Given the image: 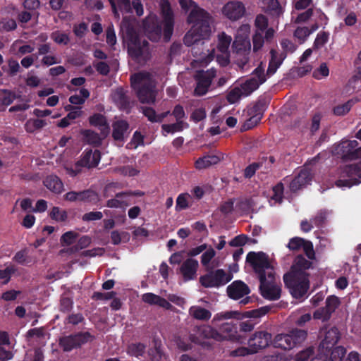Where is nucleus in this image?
Here are the masks:
<instances>
[{
    "mask_svg": "<svg viewBox=\"0 0 361 361\" xmlns=\"http://www.w3.org/2000/svg\"><path fill=\"white\" fill-rule=\"evenodd\" d=\"M246 262L252 268L259 281V290L266 300H277L281 297V288L276 281L274 266L265 252L251 251L246 256Z\"/></svg>",
    "mask_w": 361,
    "mask_h": 361,
    "instance_id": "f257e3e1",
    "label": "nucleus"
},
{
    "mask_svg": "<svg viewBox=\"0 0 361 361\" xmlns=\"http://www.w3.org/2000/svg\"><path fill=\"white\" fill-rule=\"evenodd\" d=\"M161 11L163 18L161 23L156 16L147 18L143 21L146 36L152 42L159 41L162 31L164 41L169 42L173 32L174 16L168 0H161Z\"/></svg>",
    "mask_w": 361,
    "mask_h": 361,
    "instance_id": "f03ea898",
    "label": "nucleus"
},
{
    "mask_svg": "<svg viewBox=\"0 0 361 361\" xmlns=\"http://www.w3.org/2000/svg\"><path fill=\"white\" fill-rule=\"evenodd\" d=\"M187 22L192 25L184 36L185 45L191 47L209 37L211 33L209 14L204 9L200 8L192 9L188 16Z\"/></svg>",
    "mask_w": 361,
    "mask_h": 361,
    "instance_id": "7ed1b4c3",
    "label": "nucleus"
},
{
    "mask_svg": "<svg viewBox=\"0 0 361 361\" xmlns=\"http://www.w3.org/2000/svg\"><path fill=\"white\" fill-rule=\"evenodd\" d=\"M132 87L136 91L139 101L142 104H153L155 102L156 94L154 90V85L150 80L147 72H139L130 76Z\"/></svg>",
    "mask_w": 361,
    "mask_h": 361,
    "instance_id": "20e7f679",
    "label": "nucleus"
},
{
    "mask_svg": "<svg viewBox=\"0 0 361 361\" xmlns=\"http://www.w3.org/2000/svg\"><path fill=\"white\" fill-rule=\"evenodd\" d=\"M307 336V331L295 328L287 334H277L273 339L272 345L274 348L291 350L300 345Z\"/></svg>",
    "mask_w": 361,
    "mask_h": 361,
    "instance_id": "39448f33",
    "label": "nucleus"
},
{
    "mask_svg": "<svg viewBox=\"0 0 361 361\" xmlns=\"http://www.w3.org/2000/svg\"><path fill=\"white\" fill-rule=\"evenodd\" d=\"M309 276L288 272L283 275L284 284L294 298L300 299L307 293L310 288Z\"/></svg>",
    "mask_w": 361,
    "mask_h": 361,
    "instance_id": "423d86ee",
    "label": "nucleus"
},
{
    "mask_svg": "<svg viewBox=\"0 0 361 361\" xmlns=\"http://www.w3.org/2000/svg\"><path fill=\"white\" fill-rule=\"evenodd\" d=\"M192 343L202 347H210L209 342L205 340L213 339L216 341H222L225 337L216 329L207 324L195 326L189 335Z\"/></svg>",
    "mask_w": 361,
    "mask_h": 361,
    "instance_id": "0eeeda50",
    "label": "nucleus"
},
{
    "mask_svg": "<svg viewBox=\"0 0 361 361\" xmlns=\"http://www.w3.org/2000/svg\"><path fill=\"white\" fill-rule=\"evenodd\" d=\"M124 38L128 44V54L134 59L141 58L147 51L149 43L144 39L142 42L135 29L128 25L126 27Z\"/></svg>",
    "mask_w": 361,
    "mask_h": 361,
    "instance_id": "6e6552de",
    "label": "nucleus"
},
{
    "mask_svg": "<svg viewBox=\"0 0 361 361\" xmlns=\"http://www.w3.org/2000/svg\"><path fill=\"white\" fill-rule=\"evenodd\" d=\"M269 104V99L268 97L260 96L252 106L247 107L249 118L245 121L243 126L245 130L252 129L261 121Z\"/></svg>",
    "mask_w": 361,
    "mask_h": 361,
    "instance_id": "1a4fd4ad",
    "label": "nucleus"
},
{
    "mask_svg": "<svg viewBox=\"0 0 361 361\" xmlns=\"http://www.w3.org/2000/svg\"><path fill=\"white\" fill-rule=\"evenodd\" d=\"M94 336L88 331H80L59 338V344L64 352H70L79 348L82 345L91 342Z\"/></svg>",
    "mask_w": 361,
    "mask_h": 361,
    "instance_id": "9d476101",
    "label": "nucleus"
},
{
    "mask_svg": "<svg viewBox=\"0 0 361 361\" xmlns=\"http://www.w3.org/2000/svg\"><path fill=\"white\" fill-rule=\"evenodd\" d=\"M341 177L348 179H338L335 184L338 188H350L361 183V164L346 165L339 169Z\"/></svg>",
    "mask_w": 361,
    "mask_h": 361,
    "instance_id": "9b49d317",
    "label": "nucleus"
},
{
    "mask_svg": "<svg viewBox=\"0 0 361 361\" xmlns=\"http://www.w3.org/2000/svg\"><path fill=\"white\" fill-rule=\"evenodd\" d=\"M232 279V274L219 269L200 276V282L205 288H219L228 283Z\"/></svg>",
    "mask_w": 361,
    "mask_h": 361,
    "instance_id": "f8f14e48",
    "label": "nucleus"
},
{
    "mask_svg": "<svg viewBox=\"0 0 361 361\" xmlns=\"http://www.w3.org/2000/svg\"><path fill=\"white\" fill-rule=\"evenodd\" d=\"M335 154L344 161L361 159V147L356 140L342 141L334 148Z\"/></svg>",
    "mask_w": 361,
    "mask_h": 361,
    "instance_id": "ddd939ff",
    "label": "nucleus"
},
{
    "mask_svg": "<svg viewBox=\"0 0 361 361\" xmlns=\"http://www.w3.org/2000/svg\"><path fill=\"white\" fill-rule=\"evenodd\" d=\"M264 67L262 63L258 66L252 73V77L246 80L240 85L244 93V97H247L256 90L260 85L266 81Z\"/></svg>",
    "mask_w": 361,
    "mask_h": 361,
    "instance_id": "4468645a",
    "label": "nucleus"
},
{
    "mask_svg": "<svg viewBox=\"0 0 361 361\" xmlns=\"http://www.w3.org/2000/svg\"><path fill=\"white\" fill-rule=\"evenodd\" d=\"M325 307L317 309L313 314L316 319H321L322 322H327L331 317L332 314L336 310L341 304L338 297L332 295L326 298Z\"/></svg>",
    "mask_w": 361,
    "mask_h": 361,
    "instance_id": "2eb2a0df",
    "label": "nucleus"
},
{
    "mask_svg": "<svg viewBox=\"0 0 361 361\" xmlns=\"http://www.w3.org/2000/svg\"><path fill=\"white\" fill-rule=\"evenodd\" d=\"M215 76L216 71L213 68L206 71H199L195 76L197 85L194 90L195 95L202 96L208 92L209 87Z\"/></svg>",
    "mask_w": 361,
    "mask_h": 361,
    "instance_id": "dca6fc26",
    "label": "nucleus"
},
{
    "mask_svg": "<svg viewBox=\"0 0 361 361\" xmlns=\"http://www.w3.org/2000/svg\"><path fill=\"white\" fill-rule=\"evenodd\" d=\"M272 335L266 331H255L249 338L248 345L253 349L252 352L257 353L272 344Z\"/></svg>",
    "mask_w": 361,
    "mask_h": 361,
    "instance_id": "f3484780",
    "label": "nucleus"
},
{
    "mask_svg": "<svg viewBox=\"0 0 361 361\" xmlns=\"http://www.w3.org/2000/svg\"><path fill=\"white\" fill-rule=\"evenodd\" d=\"M246 13L245 5L238 1H230L222 8L223 15L231 21H237L241 19Z\"/></svg>",
    "mask_w": 361,
    "mask_h": 361,
    "instance_id": "a211bd4d",
    "label": "nucleus"
},
{
    "mask_svg": "<svg viewBox=\"0 0 361 361\" xmlns=\"http://www.w3.org/2000/svg\"><path fill=\"white\" fill-rule=\"evenodd\" d=\"M101 153L99 150L85 149L82 154L81 159L76 162V168L85 167L88 169L97 166L100 161Z\"/></svg>",
    "mask_w": 361,
    "mask_h": 361,
    "instance_id": "6ab92c4d",
    "label": "nucleus"
},
{
    "mask_svg": "<svg viewBox=\"0 0 361 361\" xmlns=\"http://www.w3.org/2000/svg\"><path fill=\"white\" fill-rule=\"evenodd\" d=\"M312 180V175L309 169H302L297 176L291 180L289 185L290 190L296 192L299 190L310 184Z\"/></svg>",
    "mask_w": 361,
    "mask_h": 361,
    "instance_id": "aec40b11",
    "label": "nucleus"
},
{
    "mask_svg": "<svg viewBox=\"0 0 361 361\" xmlns=\"http://www.w3.org/2000/svg\"><path fill=\"white\" fill-rule=\"evenodd\" d=\"M226 292L230 298L238 300L248 295L250 290L243 281L237 280L227 287Z\"/></svg>",
    "mask_w": 361,
    "mask_h": 361,
    "instance_id": "412c9836",
    "label": "nucleus"
},
{
    "mask_svg": "<svg viewBox=\"0 0 361 361\" xmlns=\"http://www.w3.org/2000/svg\"><path fill=\"white\" fill-rule=\"evenodd\" d=\"M198 267L197 260L192 258H188L183 262L180 267V272L185 281L195 279Z\"/></svg>",
    "mask_w": 361,
    "mask_h": 361,
    "instance_id": "4be33fe9",
    "label": "nucleus"
},
{
    "mask_svg": "<svg viewBox=\"0 0 361 361\" xmlns=\"http://www.w3.org/2000/svg\"><path fill=\"white\" fill-rule=\"evenodd\" d=\"M339 338L340 332L338 328L333 326L325 331L324 338L319 345V348L329 352L338 343Z\"/></svg>",
    "mask_w": 361,
    "mask_h": 361,
    "instance_id": "5701e85b",
    "label": "nucleus"
},
{
    "mask_svg": "<svg viewBox=\"0 0 361 361\" xmlns=\"http://www.w3.org/2000/svg\"><path fill=\"white\" fill-rule=\"evenodd\" d=\"M91 126L96 127L100 130L102 136L106 137L109 131L110 127L106 116L100 113H94L88 118Z\"/></svg>",
    "mask_w": 361,
    "mask_h": 361,
    "instance_id": "b1692460",
    "label": "nucleus"
},
{
    "mask_svg": "<svg viewBox=\"0 0 361 361\" xmlns=\"http://www.w3.org/2000/svg\"><path fill=\"white\" fill-rule=\"evenodd\" d=\"M312 265V262L308 259H306L302 255H298L290 267L288 273H293L295 274H301V275H310L307 273V270H308Z\"/></svg>",
    "mask_w": 361,
    "mask_h": 361,
    "instance_id": "393cba45",
    "label": "nucleus"
},
{
    "mask_svg": "<svg viewBox=\"0 0 361 361\" xmlns=\"http://www.w3.org/2000/svg\"><path fill=\"white\" fill-rule=\"evenodd\" d=\"M113 99L120 110L128 113L131 109L130 99L126 91L122 88H117L113 94Z\"/></svg>",
    "mask_w": 361,
    "mask_h": 361,
    "instance_id": "a878e982",
    "label": "nucleus"
},
{
    "mask_svg": "<svg viewBox=\"0 0 361 361\" xmlns=\"http://www.w3.org/2000/svg\"><path fill=\"white\" fill-rule=\"evenodd\" d=\"M112 137L116 141H123L125 135L128 133L129 124L125 120L115 121L113 125Z\"/></svg>",
    "mask_w": 361,
    "mask_h": 361,
    "instance_id": "bb28decb",
    "label": "nucleus"
},
{
    "mask_svg": "<svg viewBox=\"0 0 361 361\" xmlns=\"http://www.w3.org/2000/svg\"><path fill=\"white\" fill-rule=\"evenodd\" d=\"M142 300L149 305H157L166 310H170L172 307V305L166 299L152 293H145L142 295Z\"/></svg>",
    "mask_w": 361,
    "mask_h": 361,
    "instance_id": "cd10ccee",
    "label": "nucleus"
},
{
    "mask_svg": "<svg viewBox=\"0 0 361 361\" xmlns=\"http://www.w3.org/2000/svg\"><path fill=\"white\" fill-rule=\"evenodd\" d=\"M271 59L269 60V66L267 69V74L272 75L275 73L276 70L280 67L283 61L286 57V53H281L279 56L278 52L271 49L270 50Z\"/></svg>",
    "mask_w": 361,
    "mask_h": 361,
    "instance_id": "c85d7f7f",
    "label": "nucleus"
},
{
    "mask_svg": "<svg viewBox=\"0 0 361 361\" xmlns=\"http://www.w3.org/2000/svg\"><path fill=\"white\" fill-rule=\"evenodd\" d=\"M43 183L47 189L56 194H60L63 189L61 180L56 175L47 176Z\"/></svg>",
    "mask_w": 361,
    "mask_h": 361,
    "instance_id": "c756f323",
    "label": "nucleus"
},
{
    "mask_svg": "<svg viewBox=\"0 0 361 361\" xmlns=\"http://www.w3.org/2000/svg\"><path fill=\"white\" fill-rule=\"evenodd\" d=\"M140 109L144 116L152 123H161L164 119L170 114L169 111L157 114L152 107L149 106H142Z\"/></svg>",
    "mask_w": 361,
    "mask_h": 361,
    "instance_id": "7c9ffc66",
    "label": "nucleus"
},
{
    "mask_svg": "<svg viewBox=\"0 0 361 361\" xmlns=\"http://www.w3.org/2000/svg\"><path fill=\"white\" fill-rule=\"evenodd\" d=\"M221 158L217 155L207 154L198 158L195 162V166L197 169L201 170L218 164Z\"/></svg>",
    "mask_w": 361,
    "mask_h": 361,
    "instance_id": "2f4dec72",
    "label": "nucleus"
},
{
    "mask_svg": "<svg viewBox=\"0 0 361 361\" xmlns=\"http://www.w3.org/2000/svg\"><path fill=\"white\" fill-rule=\"evenodd\" d=\"M80 134L82 136V140L86 143L97 147L102 143V138L95 131L90 129H83L80 130Z\"/></svg>",
    "mask_w": 361,
    "mask_h": 361,
    "instance_id": "473e14b6",
    "label": "nucleus"
},
{
    "mask_svg": "<svg viewBox=\"0 0 361 361\" xmlns=\"http://www.w3.org/2000/svg\"><path fill=\"white\" fill-rule=\"evenodd\" d=\"M189 314L194 319L201 321H208L212 317L209 310L200 306H192L189 309Z\"/></svg>",
    "mask_w": 361,
    "mask_h": 361,
    "instance_id": "72a5a7b5",
    "label": "nucleus"
},
{
    "mask_svg": "<svg viewBox=\"0 0 361 361\" xmlns=\"http://www.w3.org/2000/svg\"><path fill=\"white\" fill-rule=\"evenodd\" d=\"M358 102L360 99L357 98H352L347 101L345 103L337 105L333 108V113L336 116H342L346 115L352 109V107Z\"/></svg>",
    "mask_w": 361,
    "mask_h": 361,
    "instance_id": "f704fd0d",
    "label": "nucleus"
},
{
    "mask_svg": "<svg viewBox=\"0 0 361 361\" xmlns=\"http://www.w3.org/2000/svg\"><path fill=\"white\" fill-rule=\"evenodd\" d=\"M220 331L219 333L225 337L224 341L235 338L238 332V328L232 322H225L221 325Z\"/></svg>",
    "mask_w": 361,
    "mask_h": 361,
    "instance_id": "c9c22d12",
    "label": "nucleus"
},
{
    "mask_svg": "<svg viewBox=\"0 0 361 361\" xmlns=\"http://www.w3.org/2000/svg\"><path fill=\"white\" fill-rule=\"evenodd\" d=\"M109 1L114 15H118V7L121 11L126 13L130 11L131 6L130 0H109Z\"/></svg>",
    "mask_w": 361,
    "mask_h": 361,
    "instance_id": "e433bc0d",
    "label": "nucleus"
},
{
    "mask_svg": "<svg viewBox=\"0 0 361 361\" xmlns=\"http://www.w3.org/2000/svg\"><path fill=\"white\" fill-rule=\"evenodd\" d=\"M20 97V95H17L16 92L12 90L0 89V102L2 105L9 106L16 99Z\"/></svg>",
    "mask_w": 361,
    "mask_h": 361,
    "instance_id": "4c0bfd02",
    "label": "nucleus"
},
{
    "mask_svg": "<svg viewBox=\"0 0 361 361\" xmlns=\"http://www.w3.org/2000/svg\"><path fill=\"white\" fill-rule=\"evenodd\" d=\"M146 348V345L142 343H132L128 345L126 351L129 355L138 357L144 355Z\"/></svg>",
    "mask_w": 361,
    "mask_h": 361,
    "instance_id": "58836bf2",
    "label": "nucleus"
},
{
    "mask_svg": "<svg viewBox=\"0 0 361 361\" xmlns=\"http://www.w3.org/2000/svg\"><path fill=\"white\" fill-rule=\"evenodd\" d=\"M326 353L327 355H324V357H326V361H342L346 350L343 346H337L334 349L331 348L329 352L326 351Z\"/></svg>",
    "mask_w": 361,
    "mask_h": 361,
    "instance_id": "ea45409f",
    "label": "nucleus"
},
{
    "mask_svg": "<svg viewBox=\"0 0 361 361\" xmlns=\"http://www.w3.org/2000/svg\"><path fill=\"white\" fill-rule=\"evenodd\" d=\"M262 3L267 5V11L276 17L280 16L283 13V9L278 0H261Z\"/></svg>",
    "mask_w": 361,
    "mask_h": 361,
    "instance_id": "a19ab883",
    "label": "nucleus"
},
{
    "mask_svg": "<svg viewBox=\"0 0 361 361\" xmlns=\"http://www.w3.org/2000/svg\"><path fill=\"white\" fill-rule=\"evenodd\" d=\"M80 94L71 95L68 101L71 104L74 105H82L85 102V100L89 98L90 93V91L86 88H81L80 90Z\"/></svg>",
    "mask_w": 361,
    "mask_h": 361,
    "instance_id": "79ce46f5",
    "label": "nucleus"
},
{
    "mask_svg": "<svg viewBox=\"0 0 361 361\" xmlns=\"http://www.w3.org/2000/svg\"><path fill=\"white\" fill-rule=\"evenodd\" d=\"M99 202L100 197L96 191L92 189L84 190L82 202L96 205L98 204Z\"/></svg>",
    "mask_w": 361,
    "mask_h": 361,
    "instance_id": "37998d69",
    "label": "nucleus"
},
{
    "mask_svg": "<svg viewBox=\"0 0 361 361\" xmlns=\"http://www.w3.org/2000/svg\"><path fill=\"white\" fill-rule=\"evenodd\" d=\"M51 39L57 44L68 45L70 42V37L68 34L56 30L51 33Z\"/></svg>",
    "mask_w": 361,
    "mask_h": 361,
    "instance_id": "c03bdc74",
    "label": "nucleus"
},
{
    "mask_svg": "<svg viewBox=\"0 0 361 361\" xmlns=\"http://www.w3.org/2000/svg\"><path fill=\"white\" fill-rule=\"evenodd\" d=\"M49 216L56 221L64 222L67 220L68 214L66 210L61 209L59 207H54L49 213Z\"/></svg>",
    "mask_w": 361,
    "mask_h": 361,
    "instance_id": "a18cd8bd",
    "label": "nucleus"
},
{
    "mask_svg": "<svg viewBox=\"0 0 361 361\" xmlns=\"http://www.w3.org/2000/svg\"><path fill=\"white\" fill-rule=\"evenodd\" d=\"M270 309L271 308L269 306H263L258 309L245 312V316L246 317L250 318V319H257L267 314L269 312Z\"/></svg>",
    "mask_w": 361,
    "mask_h": 361,
    "instance_id": "49530a36",
    "label": "nucleus"
},
{
    "mask_svg": "<svg viewBox=\"0 0 361 361\" xmlns=\"http://www.w3.org/2000/svg\"><path fill=\"white\" fill-rule=\"evenodd\" d=\"M264 32H260L259 30H255L253 36H252V44H253V51L255 52L260 50L264 44V37L263 36Z\"/></svg>",
    "mask_w": 361,
    "mask_h": 361,
    "instance_id": "de8ad7c7",
    "label": "nucleus"
},
{
    "mask_svg": "<svg viewBox=\"0 0 361 361\" xmlns=\"http://www.w3.org/2000/svg\"><path fill=\"white\" fill-rule=\"evenodd\" d=\"M47 125L45 121L42 119H34L32 121H28L25 123V129L27 132L32 133L36 130H39L44 128Z\"/></svg>",
    "mask_w": 361,
    "mask_h": 361,
    "instance_id": "09e8293b",
    "label": "nucleus"
},
{
    "mask_svg": "<svg viewBox=\"0 0 361 361\" xmlns=\"http://www.w3.org/2000/svg\"><path fill=\"white\" fill-rule=\"evenodd\" d=\"M327 218V212L326 210H320L311 219L312 223L318 228H322L326 224Z\"/></svg>",
    "mask_w": 361,
    "mask_h": 361,
    "instance_id": "8fccbe9b",
    "label": "nucleus"
},
{
    "mask_svg": "<svg viewBox=\"0 0 361 361\" xmlns=\"http://www.w3.org/2000/svg\"><path fill=\"white\" fill-rule=\"evenodd\" d=\"M190 197L188 193L180 194L176 199V210L180 211L189 207L188 200Z\"/></svg>",
    "mask_w": 361,
    "mask_h": 361,
    "instance_id": "3c124183",
    "label": "nucleus"
},
{
    "mask_svg": "<svg viewBox=\"0 0 361 361\" xmlns=\"http://www.w3.org/2000/svg\"><path fill=\"white\" fill-rule=\"evenodd\" d=\"M254 25L256 30L264 32V30L268 27V18L263 14H258L255 18Z\"/></svg>",
    "mask_w": 361,
    "mask_h": 361,
    "instance_id": "603ef678",
    "label": "nucleus"
},
{
    "mask_svg": "<svg viewBox=\"0 0 361 361\" xmlns=\"http://www.w3.org/2000/svg\"><path fill=\"white\" fill-rule=\"evenodd\" d=\"M106 207L109 208H121L123 209L122 214L121 215V217L125 218V209L126 207L128 206V203L126 201L121 200L118 199H110L107 200L106 202Z\"/></svg>",
    "mask_w": 361,
    "mask_h": 361,
    "instance_id": "864d4df0",
    "label": "nucleus"
},
{
    "mask_svg": "<svg viewBox=\"0 0 361 361\" xmlns=\"http://www.w3.org/2000/svg\"><path fill=\"white\" fill-rule=\"evenodd\" d=\"M272 190L273 195L271 196V199L278 203H281L283 198V184L281 182L278 183L275 186L273 187Z\"/></svg>",
    "mask_w": 361,
    "mask_h": 361,
    "instance_id": "5fc2aeb1",
    "label": "nucleus"
},
{
    "mask_svg": "<svg viewBox=\"0 0 361 361\" xmlns=\"http://www.w3.org/2000/svg\"><path fill=\"white\" fill-rule=\"evenodd\" d=\"M242 97H244V93L240 87H235L232 89L227 94V100L230 104L237 102Z\"/></svg>",
    "mask_w": 361,
    "mask_h": 361,
    "instance_id": "6e6d98bb",
    "label": "nucleus"
},
{
    "mask_svg": "<svg viewBox=\"0 0 361 361\" xmlns=\"http://www.w3.org/2000/svg\"><path fill=\"white\" fill-rule=\"evenodd\" d=\"M231 42V37L223 32L219 35V44L217 45L218 49L223 53L227 51Z\"/></svg>",
    "mask_w": 361,
    "mask_h": 361,
    "instance_id": "4d7b16f0",
    "label": "nucleus"
},
{
    "mask_svg": "<svg viewBox=\"0 0 361 361\" xmlns=\"http://www.w3.org/2000/svg\"><path fill=\"white\" fill-rule=\"evenodd\" d=\"M329 34L326 32H320L317 34L313 44L314 49H319L323 47L329 40Z\"/></svg>",
    "mask_w": 361,
    "mask_h": 361,
    "instance_id": "13d9d810",
    "label": "nucleus"
},
{
    "mask_svg": "<svg viewBox=\"0 0 361 361\" xmlns=\"http://www.w3.org/2000/svg\"><path fill=\"white\" fill-rule=\"evenodd\" d=\"M329 74V69L326 63H322L319 67L313 71L312 76L317 80H320L323 77H327Z\"/></svg>",
    "mask_w": 361,
    "mask_h": 361,
    "instance_id": "bf43d9fd",
    "label": "nucleus"
},
{
    "mask_svg": "<svg viewBox=\"0 0 361 361\" xmlns=\"http://www.w3.org/2000/svg\"><path fill=\"white\" fill-rule=\"evenodd\" d=\"M310 34L307 27H298L294 32V37L300 40V43H303Z\"/></svg>",
    "mask_w": 361,
    "mask_h": 361,
    "instance_id": "052dcab7",
    "label": "nucleus"
},
{
    "mask_svg": "<svg viewBox=\"0 0 361 361\" xmlns=\"http://www.w3.org/2000/svg\"><path fill=\"white\" fill-rule=\"evenodd\" d=\"M183 121H176V123L172 124H163L161 128L167 133H173L183 130Z\"/></svg>",
    "mask_w": 361,
    "mask_h": 361,
    "instance_id": "680f3d73",
    "label": "nucleus"
},
{
    "mask_svg": "<svg viewBox=\"0 0 361 361\" xmlns=\"http://www.w3.org/2000/svg\"><path fill=\"white\" fill-rule=\"evenodd\" d=\"M240 314L237 311H227L224 312L217 313L214 315L213 322L231 318H239Z\"/></svg>",
    "mask_w": 361,
    "mask_h": 361,
    "instance_id": "e2e57ef3",
    "label": "nucleus"
},
{
    "mask_svg": "<svg viewBox=\"0 0 361 361\" xmlns=\"http://www.w3.org/2000/svg\"><path fill=\"white\" fill-rule=\"evenodd\" d=\"M252 350L253 349L249 345L248 347L241 346L232 350L230 355L232 357H243L248 355L255 354V352H252Z\"/></svg>",
    "mask_w": 361,
    "mask_h": 361,
    "instance_id": "0e129e2a",
    "label": "nucleus"
},
{
    "mask_svg": "<svg viewBox=\"0 0 361 361\" xmlns=\"http://www.w3.org/2000/svg\"><path fill=\"white\" fill-rule=\"evenodd\" d=\"M305 239L300 237H294L290 239L288 244V247L290 250L298 251L302 248Z\"/></svg>",
    "mask_w": 361,
    "mask_h": 361,
    "instance_id": "69168bd1",
    "label": "nucleus"
},
{
    "mask_svg": "<svg viewBox=\"0 0 361 361\" xmlns=\"http://www.w3.org/2000/svg\"><path fill=\"white\" fill-rule=\"evenodd\" d=\"M260 168H262V162H253L249 164L244 170L245 178H252Z\"/></svg>",
    "mask_w": 361,
    "mask_h": 361,
    "instance_id": "338daca9",
    "label": "nucleus"
},
{
    "mask_svg": "<svg viewBox=\"0 0 361 361\" xmlns=\"http://www.w3.org/2000/svg\"><path fill=\"white\" fill-rule=\"evenodd\" d=\"M13 260L22 265L27 264L30 262V260H28L27 259V250L25 249L17 252L14 255Z\"/></svg>",
    "mask_w": 361,
    "mask_h": 361,
    "instance_id": "774afa93",
    "label": "nucleus"
}]
</instances>
